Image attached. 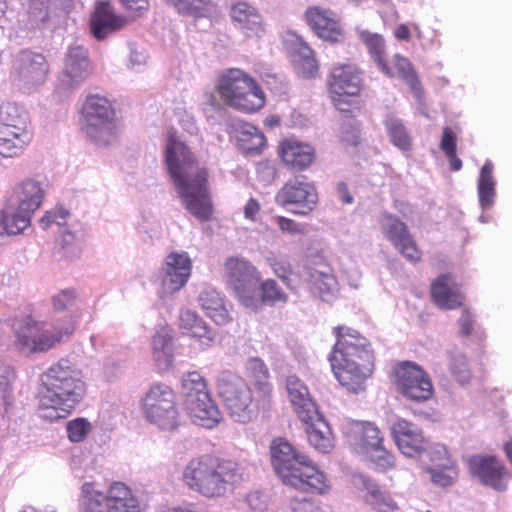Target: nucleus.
I'll return each instance as SVG.
<instances>
[{
    "label": "nucleus",
    "instance_id": "nucleus-1",
    "mask_svg": "<svg viewBox=\"0 0 512 512\" xmlns=\"http://www.w3.org/2000/svg\"><path fill=\"white\" fill-rule=\"evenodd\" d=\"M165 161L185 208L198 220L208 221L213 214L208 170L198 165L194 153L174 132L168 136Z\"/></svg>",
    "mask_w": 512,
    "mask_h": 512
},
{
    "label": "nucleus",
    "instance_id": "nucleus-2",
    "mask_svg": "<svg viewBox=\"0 0 512 512\" xmlns=\"http://www.w3.org/2000/svg\"><path fill=\"white\" fill-rule=\"evenodd\" d=\"M336 342L328 356L338 382L349 392L360 393L374 370V352L357 330L340 325L333 328Z\"/></svg>",
    "mask_w": 512,
    "mask_h": 512
},
{
    "label": "nucleus",
    "instance_id": "nucleus-3",
    "mask_svg": "<svg viewBox=\"0 0 512 512\" xmlns=\"http://www.w3.org/2000/svg\"><path fill=\"white\" fill-rule=\"evenodd\" d=\"M270 458L275 474L285 486L310 495L323 496L330 492L327 475L287 439L276 437L271 441Z\"/></svg>",
    "mask_w": 512,
    "mask_h": 512
},
{
    "label": "nucleus",
    "instance_id": "nucleus-4",
    "mask_svg": "<svg viewBox=\"0 0 512 512\" xmlns=\"http://www.w3.org/2000/svg\"><path fill=\"white\" fill-rule=\"evenodd\" d=\"M86 386L80 372L61 359L44 374L39 394V410L50 421L67 418L80 404Z\"/></svg>",
    "mask_w": 512,
    "mask_h": 512
},
{
    "label": "nucleus",
    "instance_id": "nucleus-5",
    "mask_svg": "<svg viewBox=\"0 0 512 512\" xmlns=\"http://www.w3.org/2000/svg\"><path fill=\"white\" fill-rule=\"evenodd\" d=\"M244 476V468L239 463L202 455L187 463L182 480L190 490L207 498H217L233 491Z\"/></svg>",
    "mask_w": 512,
    "mask_h": 512
},
{
    "label": "nucleus",
    "instance_id": "nucleus-6",
    "mask_svg": "<svg viewBox=\"0 0 512 512\" xmlns=\"http://www.w3.org/2000/svg\"><path fill=\"white\" fill-rule=\"evenodd\" d=\"M216 90L227 106L246 114L258 112L266 103V95L261 86L238 68L222 71L218 76Z\"/></svg>",
    "mask_w": 512,
    "mask_h": 512
},
{
    "label": "nucleus",
    "instance_id": "nucleus-7",
    "mask_svg": "<svg viewBox=\"0 0 512 512\" xmlns=\"http://www.w3.org/2000/svg\"><path fill=\"white\" fill-rule=\"evenodd\" d=\"M82 130L95 144L107 146L117 136L116 115L110 101L99 95L86 98L81 109Z\"/></svg>",
    "mask_w": 512,
    "mask_h": 512
},
{
    "label": "nucleus",
    "instance_id": "nucleus-8",
    "mask_svg": "<svg viewBox=\"0 0 512 512\" xmlns=\"http://www.w3.org/2000/svg\"><path fill=\"white\" fill-rule=\"evenodd\" d=\"M362 71L353 63H337L328 78V90L333 105L343 112L359 109L363 89Z\"/></svg>",
    "mask_w": 512,
    "mask_h": 512
},
{
    "label": "nucleus",
    "instance_id": "nucleus-9",
    "mask_svg": "<svg viewBox=\"0 0 512 512\" xmlns=\"http://www.w3.org/2000/svg\"><path fill=\"white\" fill-rule=\"evenodd\" d=\"M141 409L146 420L160 429L174 430L179 426L176 394L167 384H152L141 400Z\"/></svg>",
    "mask_w": 512,
    "mask_h": 512
},
{
    "label": "nucleus",
    "instance_id": "nucleus-10",
    "mask_svg": "<svg viewBox=\"0 0 512 512\" xmlns=\"http://www.w3.org/2000/svg\"><path fill=\"white\" fill-rule=\"evenodd\" d=\"M217 390L230 416L238 422H249L258 409L259 402L252 394L251 388L238 376L223 375Z\"/></svg>",
    "mask_w": 512,
    "mask_h": 512
},
{
    "label": "nucleus",
    "instance_id": "nucleus-11",
    "mask_svg": "<svg viewBox=\"0 0 512 512\" xmlns=\"http://www.w3.org/2000/svg\"><path fill=\"white\" fill-rule=\"evenodd\" d=\"M395 385L407 400L421 403L432 398L434 387L429 374L412 361H402L394 368Z\"/></svg>",
    "mask_w": 512,
    "mask_h": 512
},
{
    "label": "nucleus",
    "instance_id": "nucleus-12",
    "mask_svg": "<svg viewBox=\"0 0 512 512\" xmlns=\"http://www.w3.org/2000/svg\"><path fill=\"white\" fill-rule=\"evenodd\" d=\"M226 277L238 300L244 306H256V287L261 280L258 269L248 260L230 257L225 261Z\"/></svg>",
    "mask_w": 512,
    "mask_h": 512
},
{
    "label": "nucleus",
    "instance_id": "nucleus-13",
    "mask_svg": "<svg viewBox=\"0 0 512 512\" xmlns=\"http://www.w3.org/2000/svg\"><path fill=\"white\" fill-rule=\"evenodd\" d=\"M276 202L294 215L307 216L317 206L318 192L306 177L289 179L276 194Z\"/></svg>",
    "mask_w": 512,
    "mask_h": 512
},
{
    "label": "nucleus",
    "instance_id": "nucleus-14",
    "mask_svg": "<svg viewBox=\"0 0 512 512\" xmlns=\"http://www.w3.org/2000/svg\"><path fill=\"white\" fill-rule=\"evenodd\" d=\"M391 434L398 449L408 457H420L423 453L434 451L447 456L445 447L437 445L431 448L430 440L424 436L423 430L415 423L406 419H398L391 427Z\"/></svg>",
    "mask_w": 512,
    "mask_h": 512
},
{
    "label": "nucleus",
    "instance_id": "nucleus-15",
    "mask_svg": "<svg viewBox=\"0 0 512 512\" xmlns=\"http://www.w3.org/2000/svg\"><path fill=\"white\" fill-rule=\"evenodd\" d=\"M467 465L470 474L483 485L498 492L507 489L511 475L505 464L496 456L476 454L469 457Z\"/></svg>",
    "mask_w": 512,
    "mask_h": 512
},
{
    "label": "nucleus",
    "instance_id": "nucleus-16",
    "mask_svg": "<svg viewBox=\"0 0 512 512\" xmlns=\"http://www.w3.org/2000/svg\"><path fill=\"white\" fill-rule=\"evenodd\" d=\"M304 19L312 32L324 41L339 42L344 36L340 18L331 9L322 6H309L304 12Z\"/></svg>",
    "mask_w": 512,
    "mask_h": 512
},
{
    "label": "nucleus",
    "instance_id": "nucleus-17",
    "mask_svg": "<svg viewBox=\"0 0 512 512\" xmlns=\"http://www.w3.org/2000/svg\"><path fill=\"white\" fill-rule=\"evenodd\" d=\"M342 433L353 451L361 457L383 443L381 431L370 422L347 421L342 425Z\"/></svg>",
    "mask_w": 512,
    "mask_h": 512
},
{
    "label": "nucleus",
    "instance_id": "nucleus-18",
    "mask_svg": "<svg viewBox=\"0 0 512 512\" xmlns=\"http://www.w3.org/2000/svg\"><path fill=\"white\" fill-rule=\"evenodd\" d=\"M16 77L26 85L43 84L49 73L45 56L30 50L20 51L13 61Z\"/></svg>",
    "mask_w": 512,
    "mask_h": 512
},
{
    "label": "nucleus",
    "instance_id": "nucleus-19",
    "mask_svg": "<svg viewBox=\"0 0 512 512\" xmlns=\"http://www.w3.org/2000/svg\"><path fill=\"white\" fill-rule=\"evenodd\" d=\"M127 23V18L117 14L109 1H97L89 21L91 34L97 40L123 29Z\"/></svg>",
    "mask_w": 512,
    "mask_h": 512
},
{
    "label": "nucleus",
    "instance_id": "nucleus-20",
    "mask_svg": "<svg viewBox=\"0 0 512 512\" xmlns=\"http://www.w3.org/2000/svg\"><path fill=\"white\" fill-rule=\"evenodd\" d=\"M192 261L186 252H171L162 266V288L168 293L179 291L187 283Z\"/></svg>",
    "mask_w": 512,
    "mask_h": 512
},
{
    "label": "nucleus",
    "instance_id": "nucleus-21",
    "mask_svg": "<svg viewBox=\"0 0 512 512\" xmlns=\"http://www.w3.org/2000/svg\"><path fill=\"white\" fill-rule=\"evenodd\" d=\"M233 25L246 38L260 39L266 34V25L258 9L244 1L233 3L230 7Z\"/></svg>",
    "mask_w": 512,
    "mask_h": 512
},
{
    "label": "nucleus",
    "instance_id": "nucleus-22",
    "mask_svg": "<svg viewBox=\"0 0 512 512\" xmlns=\"http://www.w3.org/2000/svg\"><path fill=\"white\" fill-rule=\"evenodd\" d=\"M430 297L432 302L442 310L462 308L465 301L464 293L450 273L441 274L431 282Z\"/></svg>",
    "mask_w": 512,
    "mask_h": 512
},
{
    "label": "nucleus",
    "instance_id": "nucleus-23",
    "mask_svg": "<svg viewBox=\"0 0 512 512\" xmlns=\"http://www.w3.org/2000/svg\"><path fill=\"white\" fill-rule=\"evenodd\" d=\"M278 156L292 171L302 172L315 160V149L296 138H285L278 145Z\"/></svg>",
    "mask_w": 512,
    "mask_h": 512
},
{
    "label": "nucleus",
    "instance_id": "nucleus-24",
    "mask_svg": "<svg viewBox=\"0 0 512 512\" xmlns=\"http://www.w3.org/2000/svg\"><path fill=\"white\" fill-rule=\"evenodd\" d=\"M286 388L293 410L302 422L314 420L317 416V405L310 396L307 386L297 376H288Z\"/></svg>",
    "mask_w": 512,
    "mask_h": 512
},
{
    "label": "nucleus",
    "instance_id": "nucleus-25",
    "mask_svg": "<svg viewBox=\"0 0 512 512\" xmlns=\"http://www.w3.org/2000/svg\"><path fill=\"white\" fill-rule=\"evenodd\" d=\"M179 329L183 335L197 341L202 349L210 347L215 339L214 332L197 314L190 310L181 312Z\"/></svg>",
    "mask_w": 512,
    "mask_h": 512
},
{
    "label": "nucleus",
    "instance_id": "nucleus-26",
    "mask_svg": "<svg viewBox=\"0 0 512 512\" xmlns=\"http://www.w3.org/2000/svg\"><path fill=\"white\" fill-rule=\"evenodd\" d=\"M248 380L259 403H268L272 398L273 386L267 365L259 358H252L248 365Z\"/></svg>",
    "mask_w": 512,
    "mask_h": 512
},
{
    "label": "nucleus",
    "instance_id": "nucleus-27",
    "mask_svg": "<svg viewBox=\"0 0 512 512\" xmlns=\"http://www.w3.org/2000/svg\"><path fill=\"white\" fill-rule=\"evenodd\" d=\"M74 330L75 325L71 319L63 325L54 324L51 328H44L40 322L37 341H25V344L31 346L35 353L46 352L62 342L64 337L72 335Z\"/></svg>",
    "mask_w": 512,
    "mask_h": 512
},
{
    "label": "nucleus",
    "instance_id": "nucleus-28",
    "mask_svg": "<svg viewBox=\"0 0 512 512\" xmlns=\"http://www.w3.org/2000/svg\"><path fill=\"white\" fill-rule=\"evenodd\" d=\"M33 131L0 128V155L5 158L19 157L33 141Z\"/></svg>",
    "mask_w": 512,
    "mask_h": 512
},
{
    "label": "nucleus",
    "instance_id": "nucleus-29",
    "mask_svg": "<svg viewBox=\"0 0 512 512\" xmlns=\"http://www.w3.org/2000/svg\"><path fill=\"white\" fill-rule=\"evenodd\" d=\"M194 405L184 403L188 415L195 423L205 428L215 427L222 419L221 412L211 395L199 398Z\"/></svg>",
    "mask_w": 512,
    "mask_h": 512
},
{
    "label": "nucleus",
    "instance_id": "nucleus-30",
    "mask_svg": "<svg viewBox=\"0 0 512 512\" xmlns=\"http://www.w3.org/2000/svg\"><path fill=\"white\" fill-rule=\"evenodd\" d=\"M362 486L364 488V501L376 512H394L398 509L397 503L391 495L380 488L373 480L361 477Z\"/></svg>",
    "mask_w": 512,
    "mask_h": 512
},
{
    "label": "nucleus",
    "instance_id": "nucleus-31",
    "mask_svg": "<svg viewBox=\"0 0 512 512\" xmlns=\"http://www.w3.org/2000/svg\"><path fill=\"white\" fill-rule=\"evenodd\" d=\"M304 423L307 425L306 432L310 445L322 453L330 452L334 446L332 433L319 412L314 420Z\"/></svg>",
    "mask_w": 512,
    "mask_h": 512
},
{
    "label": "nucleus",
    "instance_id": "nucleus-32",
    "mask_svg": "<svg viewBox=\"0 0 512 512\" xmlns=\"http://www.w3.org/2000/svg\"><path fill=\"white\" fill-rule=\"evenodd\" d=\"M359 38L367 47L370 55L377 63L380 70L389 78L395 75L394 70L390 67L389 61L385 56V41L382 35L372 33L367 30L359 32Z\"/></svg>",
    "mask_w": 512,
    "mask_h": 512
},
{
    "label": "nucleus",
    "instance_id": "nucleus-33",
    "mask_svg": "<svg viewBox=\"0 0 512 512\" xmlns=\"http://www.w3.org/2000/svg\"><path fill=\"white\" fill-rule=\"evenodd\" d=\"M0 128L33 131L28 112L22 106L12 102L0 108Z\"/></svg>",
    "mask_w": 512,
    "mask_h": 512
},
{
    "label": "nucleus",
    "instance_id": "nucleus-34",
    "mask_svg": "<svg viewBox=\"0 0 512 512\" xmlns=\"http://www.w3.org/2000/svg\"><path fill=\"white\" fill-rule=\"evenodd\" d=\"M44 194V190L39 182L32 179L23 181L17 190L20 211L33 215L41 206Z\"/></svg>",
    "mask_w": 512,
    "mask_h": 512
},
{
    "label": "nucleus",
    "instance_id": "nucleus-35",
    "mask_svg": "<svg viewBox=\"0 0 512 512\" xmlns=\"http://www.w3.org/2000/svg\"><path fill=\"white\" fill-rule=\"evenodd\" d=\"M391 63L390 67L395 72L393 77L398 76L401 78L409 86L413 94L417 98H421L423 94L421 81L411 61L401 54H395L392 57Z\"/></svg>",
    "mask_w": 512,
    "mask_h": 512
},
{
    "label": "nucleus",
    "instance_id": "nucleus-36",
    "mask_svg": "<svg viewBox=\"0 0 512 512\" xmlns=\"http://www.w3.org/2000/svg\"><path fill=\"white\" fill-rule=\"evenodd\" d=\"M180 15L190 16L194 19L208 18L215 12L212 0H164Z\"/></svg>",
    "mask_w": 512,
    "mask_h": 512
},
{
    "label": "nucleus",
    "instance_id": "nucleus-37",
    "mask_svg": "<svg viewBox=\"0 0 512 512\" xmlns=\"http://www.w3.org/2000/svg\"><path fill=\"white\" fill-rule=\"evenodd\" d=\"M87 68V50L82 46L70 48L66 58L64 75L68 77L72 83H76L87 76Z\"/></svg>",
    "mask_w": 512,
    "mask_h": 512
},
{
    "label": "nucleus",
    "instance_id": "nucleus-38",
    "mask_svg": "<svg viewBox=\"0 0 512 512\" xmlns=\"http://www.w3.org/2000/svg\"><path fill=\"white\" fill-rule=\"evenodd\" d=\"M493 164L486 161L482 166L477 182L479 204L482 209H489L496 196V181L493 176Z\"/></svg>",
    "mask_w": 512,
    "mask_h": 512
},
{
    "label": "nucleus",
    "instance_id": "nucleus-39",
    "mask_svg": "<svg viewBox=\"0 0 512 512\" xmlns=\"http://www.w3.org/2000/svg\"><path fill=\"white\" fill-rule=\"evenodd\" d=\"M181 388L184 395V403L194 405L199 398L209 396L210 391L206 379L198 371H190L183 375Z\"/></svg>",
    "mask_w": 512,
    "mask_h": 512
},
{
    "label": "nucleus",
    "instance_id": "nucleus-40",
    "mask_svg": "<svg viewBox=\"0 0 512 512\" xmlns=\"http://www.w3.org/2000/svg\"><path fill=\"white\" fill-rule=\"evenodd\" d=\"M259 292H256L258 303L256 306H246L249 309L257 310L263 305L275 306L277 304H286L288 302V294L279 286L274 279H266L259 282Z\"/></svg>",
    "mask_w": 512,
    "mask_h": 512
},
{
    "label": "nucleus",
    "instance_id": "nucleus-41",
    "mask_svg": "<svg viewBox=\"0 0 512 512\" xmlns=\"http://www.w3.org/2000/svg\"><path fill=\"white\" fill-rule=\"evenodd\" d=\"M295 47L299 49L294 54V63L298 72L305 78L314 77L319 69L314 51L301 38H296Z\"/></svg>",
    "mask_w": 512,
    "mask_h": 512
},
{
    "label": "nucleus",
    "instance_id": "nucleus-42",
    "mask_svg": "<svg viewBox=\"0 0 512 512\" xmlns=\"http://www.w3.org/2000/svg\"><path fill=\"white\" fill-rule=\"evenodd\" d=\"M40 322L27 316L25 319L16 323L14 326L15 346L24 352L35 353L31 346H27L25 341H37L39 336Z\"/></svg>",
    "mask_w": 512,
    "mask_h": 512
},
{
    "label": "nucleus",
    "instance_id": "nucleus-43",
    "mask_svg": "<svg viewBox=\"0 0 512 512\" xmlns=\"http://www.w3.org/2000/svg\"><path fill=\"white\" fill-rule=\"evenodd\" d=\"M32 215L20 211V207L12 212H3L0 219V235L14 236L22 233L31 224Z\"/></svg>",
    "mask_w": 512,
    "mask_h": 512
},
{
    "label": "nucleus",
    "instance_id": "nucleus-44",
    "mask_svg": "<svg viewBox=\"0 0 512 512\" xmlns=\"http://www.w3.org/2000/svg\"><path fill=\"white\" fill-rule=\"evenodd\" d=\"M199 300L201 302V306L206 311L207 316H209L216 324L224 325L230 321L228 311L225 309L222 304V300L215 292H202Z\"/></svg>",
    "mask_w": 512,
    "mask_h": 512
},
{
    "label": "nucleus",
    "instance_id": "nucleus-45",
    "mask_svg": "<svg viewBox=\"0 0 512 512\" xmlns=\"http://www.w3.org/2000/svg\"><path fill=\"white\" fill-rule=\"evenodd\" d=\"M309 283L325 301L328 300L337 286V280L331 272L316 269L310 271Z\"/></svg>",
    "mask_w": 512,
    "mask_h": 512
},
{
    "label": "nucleus",
    "instance_id": "nucleus-46",
    "mask_svg": "<svg viewBox=\"0 0 512 512\" xmlns=\"http://www.w3.org/2000/svg\"><path fill=\"white\" fill-rule=\"evenodd\" d=\"M240 147L246 153H256L265 146L264 134L255 126L244 125L238 136Z\"/></svg>",
    "mask_w": 512,
    "mask_h": 512
},
{
    "label": "nucleus",
    "instance_id": "nucleus-47",
    "mask_svg": "<svg viewBox=\"0 0 512 512\" xmlns=\"http://www.w3.org/2000/svg\"><path fill=\"white\" fill-rule=\"evenodd\" d=\"M383 217V229L385 237L392 243L393 246L397 245L404 238L411 235L408 226L397 216L391 213H385Z\"/></svg>",
    "mask_w": 512,
    "mask_h": 512
},
{
    "label": "nucleus",
    "instance_id": "nucleus-48",
    "mask_svg": "<svg viewBox=\"0 0 512 512\" xmlns=\"http://www.w3.org/2000/svg\"><path fill=\"white\" fill-rule=\"evenodd\" d=\"M101 498L103 492L96 489L94 483H84L81 487V512H106Z\"/></svg>",
    "mask_w": 512,
    "mask_h": 512
},
{
    "label": "nucleus",
    "instance_id": "nucleus-49",
    "mask_svg": "<svg viewBox=\"0 0 512 512\" xmlns=\"http://www.w3.org/2000/svg\"><path fill=\"white\" fill-rule=\"evenodd\" d=\"M385 126L390 141L394 146L402 151H409L411 149V138L400 120L394 118L388 119L385 121Z\"/></svg>",
    "mask_w": 512,
    "mask_h": 512
},
{
    "label": "nucleus",
    "instance_id": "nucleus-50",
    "mask_svg": "<svg viewBox=\"0 0 512 512\" xmlns=\"http://www.w3.org/2000/svg\"><path fill=\"white\" fill-rule=\"evenodd\" d=\"M440 148L449 160L452 171L462 168V161L457 157V138L450 127H445L442 132Z\"/></svg>",
    "mask_w": 512,
    "mask_h": 512
},
{
    "label": "nucleus",
    "instance_id": "nucleus-51",
    "mask_svg": "<svg viewBox=\"0 0 512 512\" xmlns=\"http://www.w3.org/2000/svg\"><path fill=\"white\" fill-rule=\"evenodd\" d=\"M363 458L365 461L369 462L375 470L381 472H385L395 465L393 454L385 449L383 443L374 448L373 451L367 453Z\"/></svg>",
    "mask_w": 512,
    "mask_h": 512
},
{
    "label": "nucleus",
    "instance_id": "nucleus-52",
    "mask_svg": "<svg viewBox=\"0 0 512 512\" xmlns=\"http://www.w3.org/2000/svg\"><path fill=\"white\" fill-rule=\"evenodd\" d=\"M131 488L124 482L114 481L110 484L106 494H103L101 503L104 507L112 505V503H120L129 498L134 497Z\"/></svg>",
    "mask_w": 512,
    "mask_h": 512
},
{
    "label": "nucleus",
    "instance_id": "nucleus-53",
    "mask_svg": "<svg viewBox=\"0 0 512 512\" xmlns=\"http://www.w3.org/2000/svg\"><path fill=\"white\" fill-rule=\"evenodd\" d=\"M66 431L68 439L73 443H78L92 431V425L86 418L78 417L67 422Z\"/></svg>",
    "mask_w": 512,
    "mask_h": 512
},
{
    "label": "nucleus",
    "instance_id": "nucleus-54",
    "mask_svg": "<svg viewBox=\"0 0 512 512\" xmlns=\"http://www.w3.org/2000/svg\"><path fill=\"white\" fill-rule=\"evenodd\" d=\"M77 301L78 294L74 289H63L51 297L52 309L56 313L71 309Z\"/></svg>",
    "mask_w": 512,
    "mask_h": 512
},
{
    "label": "nucleus",
    "instance_id": "nucleus-55",
    "mask_svg": "<svg viewBox=\"0 0 512 512\" xmlns=\"http://www.w3.org/2000/svg\"><path fill=\"white\" fill-rule=\"evenodd\" d=\"M423 470L430 474L431 481L440 487H449L453 485L457 478V472L447 466H443L441 469L424 466Z\"/></svg>",
    "mask_w": 512,
    "mask_h": 512
},
{
    "label": "nucleus",
    "instance_id": "nucleus-56",
    "mask_svg": "<svg viewBox=\"0 0 512 512\" xmlns=\"http://www.w3.org/2000/svg\"><path fill=\"white\" fill-rule=\"evenodd\" d=\"M450 372L454 378L461 384L469 382L471 371L467 359L462 354H454L451 356Z\"/></svg>",
    "mask_w": 512,
    "mask_h": 512
},
{
    "label": "nucleus",
    "instance_id": "nucleus-57",
    "mask_svg": "<svg viewBox=\"0 0 512 512\" xmlns=\"http://www.w3.org/2000/svg\"><path fill=\"white\" fill-rule=\"evenodd\" d=\"M398 252L409 262L419 263L422 259V252L419 249L412 235L404 238L400 243L394 246Z\"/></svg>",
    "mask_w": 512,
    "mask_h": 512
},
{
    "label": "nucleus",
    "instance_id": "nucleus-58",
    "mask_svg": "<svg viewBox=\"0 0 512 512\" xmlns=\"http://www.w3.org/2000/svg\"><path fill=\"white\" fill-rule=\"evenodd\" d=\"M70 216V212L63 207L56 206L54 209L46 211L45 214L40 218V226L42 229H48L53 223L57 225H64L67 218Z\"/></svg>",
    "mask_w": 512,
    "mask_h": 512
},
{
    "label": "nucleus",
    "instance_id": "nucleus-59",
    "mask_svg": "<svg viewBox=\"0 0 512 512\" xmlns=\"http://www.w3.org/2000/svg\"><path fill=\"white\" fill-rule=\"evenodd\" d=\"M270 266L274 274L281 279L286 286L290 287L291 276L293 274L291 263L286 259H273L270 261Z\"/></svg>",
    "mask_w": 512,
    "mask_h": 512
},
{
    "label": "nucleus",
    "instance_id": "nucleus-60",
    "mask_svg": "<svg viewBox=\"0 0 512 512\" xmlns=\"http://www.w3.org/2000/svg\"><path fill=\"white\" fill-rule=\"evenodd\" d=\"M120 2L133 19L143 17L150 8L149 0H120Z\"/></svg>",
    "mask_w": 512,
    "mask_h": 512
},
{
    "label": "nucleus",
    "instance_id": "nucleus-61",
    "mask_svg": "<svg viewBox=\"0 0 512 512\" xmlns=\"http://www.w3.org/2000/svg\"><path fill=\"white\" fill-rule=\"evenodd\" d=\"M172 330L167 326L160 327L152 338V349H167L173 347Z\"/></svg>",
    "mask_w": 512,
    "mask_h": 512
},
{
    "label": "nucleus",
    "instance_id": "nucleus-62",
    "mask_svg": "<svg viewBox=\"0 0 512 512\" xmlns=\"http://www.w3.org/2000/svg\"><path fill=\"white\" fill-rule=\"evenodd\" d=\"M153 359L160 371L170 369L174 361V348L152 349Z\"/></svg>",
    "mask_w": 512,
    "mask_h": 512
},
{
    "label": "nucleus",
    "instance_id": "nucleus-63",
    "mask_svg": "<svg viewBox=\"0 0 512 512\" xmlns=\"http://www.w3.org/2000/svg\"><path fill=\"white\" fill-rule=\"evenodd\" d=\"M275 220L278 225V228L282 233H287L291 235H302L305 232L304 227L300 223L296 222L291 218L277 216Z\"/></svg>",
    "mask_w": 512,
    "mask_h": 512
},
{
    "label": "nucleus",
    "instance_id": "nucleus-64",
    "mask_svg": "<svg viewBox=\"0 0 512 512\" xmlns=\"http://www.w3.org/2000/svg\"><path fill=\"white\" fill-rule=\"evenodd\" d=\"M104 510L106 512H141L136 496L120 503H112V505L104 507Z\"/></svg>",
    "mask_w": 512,
    "mask_h": 512
}]
</instances>
